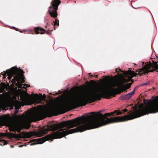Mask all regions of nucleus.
Wrapping results in <instances>:
<instances>
[{"label":"nucleus","instance_id":"1","mask_svg":"<svg viewBox=\"0 0 158 158\" xmlns=\"http://www.w3.org/2000/svg\"><path fill=\"white\" fill-rule=\"evenodd\" d=\"M127 111V109L122 111L116 110L111 114L106 113L104 115L100 112L96 114L82 117H79L72 120L63 122V137L70 134L75 132H82L88 129L98 128L111 123L125 122L139 117L149 113L158 112V96L152 99L150 102L143 106L139 105L136 110L134 109L128 112V114L123 116H117L114 118H107V117L116 115H120L123 112Z\"/></svg>","mask_w":158,"mask_h":158},{"label":"nucleus","instance_id":"2","mask_svg":"<svg viewBox=\"0 0 158 158\" xmlns=\"http://www.w3.org/2000/svg\"><path fill=\"white\" fill-rule=\"evenodd\" d=\"M111 93V91L108 89L99 88L85 93L78 94L73 99L68 102L64 106L60 105L56 107L48 108L45 112L53 113L56 109H61L64 106L72 109L78 106H85L88 103H91L97 99L100 100L101 97L109 98Z\"/></svg>","mask_w":158,"mask_h":158},{"label":"nucleus","instance_id":"3","mask_svg":"<svg viewBox=\"0 0 158 158\" xmlns=\"http://www.w3.org/2000/svg\"><path fill=\"white\" fill-rule=\"evenodd\" d=\"M23 119V115H16L13 116V119L15 122L9 123L8 126L9 130L10 131L20 132L22 128V126L20 122Z\"/></svg>","mask_w":158,"mask_h":158},{"label":"nucleus","instance_id":"4","mask_svg":"<svg viewBox=\"0 0 158 158\" xmlns=\"http://www.w3.org/2000/svg\"><path fill=\"white\" fill-rule=\"evenodd\" d=\"M5 73L6 74H7V76H8V78L9 80H10L13 76H14L12 80V82L13 83H15L16 81L19 83L20 80H21L22 83L24 82V77L23 76L18 75V69L16 67H13L10 69L6 70Z\"/></svg>","mask_w":158,"mask_h":158},{"label":"nucleus","instance_id":"5","mask_svg":"<svg viewBox=\"0 0 158 158\" xmlns=\"http://www.w3.org/2000/svg\"><path fill=\"white\" fill-rule=\"evenodd\" d=\"M60 0H52L51 2V6L49 7L48 11L51 17L55 18L57 17V13L56 10L60 4Z\"/></svg>","mask_w":158,"mask_h":158},{"label":"nucleus","instance_id":"6","mask_svg":"<svg viewBox=\"0 0 158 158\" xmlns=\"http://www.w3.org/2000/svg\"><path fill=\"white\" fill-rule=\"evenodd\" d=\"M125 78L123 79L124 81L126 82H129L131 78L136 76V73L134 71L128 70L123 73Z\"/></svg>","mask_w":158,"mask_h":158},{"label":"nucleus","instance_id":"7","mask_svg":"<svg viewBox=\"0 0 158 158\" xmlns=\"http://www.w3.org/2000/svg\"><path fill=\"white\" fill-rule=\"evenodd\" d=\"M44 111H39L32 114L31 117L34 121H39L45 117L44 115Z\"/></svg>","mask_w":158,"mask_h":158},{"label":"nucleus","instance_id":"8","mask_svg":"<svg viewBox=\"0 0 158 158\" xmlns=\"http://www.w3.org/2000/svg\"><path fill=\"white\" fill-rule=\"evenodd\" d=\"M34 29L35 30V32L36 34H38L40 33L42 34L43 33H42L41 32L45 31V30L44 29L40 27H35L34 28Z\"/></svg>","mask_w":158,"mask_h":158},{"label":"nucleus","instance_id":"9","mask_svg":"<svg viewBox=\"0 0 158 158\" xmlns=\"http://www.w3.org/2000/svg\"><path fill=\"white\" fill-rule=\"evenodd\" d=\"M130 97L127 94L121 96L119 98L120 99L125 100H127Z\"/></svg>","mask_w":158,"mask_h":158},{"label":"nucleus","instance_id":"10","mask_svg":"<svg viewBox=\"0 0 158 158\" xmlns=\"http://www.w3.org/2000/svg\"><path fill=\"white\" fill-rule=\"evenodd\" d=\"M152 82V81L151 80H150L146 82L145 83H143L141 84H140L139 86H136L135 89L136 88L138 87L139 86H144V85H149Z\"/></svg>","mask_w":158,"mask_h":158},{"label":"nucleus","instance_id":"11","mask_svg":"<svg viewBox=\"0 0 158 158\" xmlns=\"http://www.w3.org/2000/svg\"><path fill=\"white\" fill-rule=\"evenodd\" d=\"M0 142L1 143H0V145L2 146L5 145L7 143V142L4 139L1 140Z\"/></svg>","mask_w":158,"mask_h":158},{"label":"nucleus","instance_id":"12","mask_svg":"<svg viewBox=\"0 0 158 158\" xmlns=\"http://www.w3.org/2000/svg\"><path fill=\"white\" fill-rule=\"evenodd\" d=\"M54 24V25H59V21L57 19H55V21L53 22Z\"/></svg>","mask_w":158,"mask_h":158},{"label":"nucleus","instance_id":"13","mask_svg":"<svg viewBox=\"0 0 158 158\" xmlns=\"http://www.w3.org/2000/svg\"><path fill=\"white\" fill-rule=\"evenodd\" d=\"M135 89H134L132 91H131V92L127 94L130 97V98L131 97V96L134 94L135 92Z\"/></svg>","mask_w":158,"mask_h":158},{"label":"nucleus","instance_id":"14","mask_svg":"<svg viewBox=\"0 0 158 158\" xmlns=\"http://www.w3.org/2000/svg\"><path fill=\"white\" fill-rule=\"evenodd\" d=\"M119 85V84L117 82H115L113 84L112 86L114 87V86H118Z\"/></svg>","mask_w":158,"mask_h":158},{"label":"nucleus","instance_id":"15","mask_svg":"<svg viewBox=\"0 0 158 158\" xmlns=\"http://www.w3.org/2000/svg\"><path fill=\"white\" fill-rule=\"evenodd\" d=\"M30 123L27 124L25 126V128L26 129H28L30 127Z\"/></svg>","mask_w":158,"mask_h":158},{"label":"nucleus","instance_id":"16","mask_svg":"<svg viewBox=\"0 0 158 158\" xmlns=\"http://www.w3.org/2000/svg\"><path fill=\"white\" fill-rule=\"evenodd\" d=\"M23 85V84H19L18 85V87L20 88H23L24 87V86H22Z\"/></svg>","mask_w":158,"mask_h":158},{"label":"nucleus","instance_id":"17","mask_svg":"<svg viewBox=\"0 0 158 158\" xmlns=\"http://www.w3.org/2000/svg\"><path fill=\"white\" fill-rule=\"evenodd\" d=\"M5 136L4 133H0V137Z\"/></svg>","mask_w":158,"mask_h":158},{"label":"nucleus","instance_id":"18","mask_svg":"<svg viewBox=\"0 0 158 158\" xmlns=\"http://www.w3.org/2000/svg\"><path fill=\"white\" fill-rule=\"evenodd\" d=\"M24 145H20L19 146V147H22L23 146H24Z\"/></svg>","mask_w":158,"mask_h":158},{"label":"nucleus","instance_id":"19","mask_svg":"<svg viewBox=\"0 0 158 158\" xmlns=\"http://www.w3.org/2000/svg\"><path fill=\"white\" fill-rule=\"evenodd\" d=\"M94 76L96 77V78H97V77H98V75H94Z\"/></svg>","mask_w":158,"mask_h":158},{"label":"nucleus","instance_id":"20","mask_svg":"<svg viewBox=\"0 0 158 158\" xmlns=\"http://www.w3.org/2000/svg\"><path fill=\"white\" fill-rule=\"evenodd\" d=\"M10 147L11 148H13L14 147V146L13 145H10Z\"/></svg>","mask_w":158,"mask_h":158},{"label":"nucleus","instance_id":"21","mask_svg":"<svg viewBox=\"0 0 158 158\" xmlns=\"http://www.w3.org/2000/svg\"><path fill=\"white\" fill-rule=\"evenodd\" d=\"M18 110H16V111H15V114H16V113H18Z\"/></svg>","mask_w":158,"mask_h":158},{"label":"nucleus","instance_id":"22","mask_svg":"<svg viewBox=\"0 0 158 158\" xmlns=\"http://www.w3.org/2000/svg\"><path fill=\"white\" fill-rule=\"evenodd\" d=\"M132 6V7L133 8H135V9H136L139 8V7H138V8H135V7H134Z\"/></svg>","mask_w":158,"mask_h":158},{"label":"nucleus","instance_id":"23","mask_svg":"<svg viewBox=\"0 0 158 158\" xmlns=\"http://www.w3.org/2000/svg\"><path fill=\"white\" fill-rule=\"evenodd\" d=\"M142 65H143L144 64V63L143 62H142Z\"/></svg>","mask_w":158,"mask_h":158},{"label":"nucleus","instance_id":"24","mask_svg":"<svg viewBox=\"0 0 158 158\" xmlns=\"http://www.w3.org/2000/svg\"><path fill=\"white\" fill-rule=\"evenodd\" d=\"M116 72H117V69H116Z\"/></svg>","mask_w":158,"mask_h":158},{"label":"nucleus","instance_id":"25","mask_svg":"<svg viewBox=\"0 0 158 158\" xmlns=\"http://www.w3.org/2000/svg\"><path fill=\"white\" fill-rule=\"evenodd\" d=\"M47 27V26H46H46H45V27Z\"/></svg>","mask_w":158,"mask_h":158},{"label":"nucleus","instance_id":"26","mask_svg":"<svg viewBox=\"0 0 158 158\" xmlns=\"http://www.w3.org/2000/svg\"><path fill=\"white\" fill-rule=\"evenodd\" d=\"M13 27L14 28V29H16V28L15 27Z\"/></svg>","mask_w":158,"mask_h":158},{"label":"nucleus","instance_id":"27","mask_svg":"<svg viewBox=\"0 0 158 158\" xmlns=\"http://www.w3.org/2000/svg\"><path fill=\"white\" fill-rule=\"evenodd\" d=\"M90 76H91V77H93V76L92 75H91Z\"/></svg>","mask_w":158,"mask_h":158},{"label":"nucleus","instance_id":"28","mask_svg":"<svg viewBox=\"0 0 158 158\" xmlns=\"http://www.w3.org/2000/svg\"><path fill=\"white\" fill-rule=\"evenodd\" d=\"M18 109H19V107L18 108H17Z\"/></svg>","mask_w":158,"mask_h":158},{"label":"nucleus","instance_id":"29","mask_svg":"<svg viewBox=\"0 0 158 158\" xmlns=\"http://www.w3.org/2000/svg\"><path fill=\"white\" fill-rule=\"evenodd\" d=\"M157 58H158V57H157Z\"/></svg>","mask_w":158,"mask_h":158}]
</instances>
